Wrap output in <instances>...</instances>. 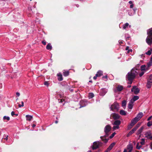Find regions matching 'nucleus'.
Segmentation results:
<instances>
[{
    "mask_svg": "<svg viewBox=\"0 0 152 152\" xmlns=\"http://www.w3.org/2000/svg\"><path fill=\"white\" fill-rule=\"evenodd\" d=\"M144 72H142L141 73H140L139 74V75L140 77H141L142 76V75L144 74Z\"/></svg>",
    "mask_w": 152,
    "mask_h": 152,
    "instance_id": "79ce46f5",
    "label": "nucleus"
},
{
    "mask_svg": "<svg viewBox=\"0 0 152 152\" xmlns=\"http://www.w3.org/2000/svg\"><path fill=\"white\" fill-rule=\"evenodd\" d=\"M139 127L137 125H136L134 128H133L136 131L137 129Z\"/></svg>",
    "mask_w": 152,
    "mask_h": 152,
    "instance_id": "37998d69",
    "label": "nucleus"
},
{
    "mask_svg": "<svg viewBox=\"0 0 152 152\" xmlns=\"http://www.w3.org/2000/svg\"><path fill=\"white\" fill-rule=\"evenodd\" d=\"M110 108L111 110L113 111V110L114 109V105H113V104H112L111 106L110 107Z\"/></svg>",
    "mask_w": 152,
    "mask_h": 152,
    "instance_id": "c9c22d12",
    "label": "nucleus"
},
{
    "mask_svg": "<svg viewBox=\"0 0 152 152\" xmlns=\"http://www.w3.org/2000/svg\"><path fill=\"white\" fill-rule=\"evenodd\" d=\"M57 76H58V80L61 81L63 80V77H62V75L61 74L59 73L57 74Z\"/></svg>",
    "mask_w": 152,
    "mask_h": 152,
    "instance_id": "f3484780",
    "label": "nucleus"
},
{
    "mask_svg": "<svg viewBox=\"0 0 152 152\" xmlns=\"http://www.w3.org/2000/svg\"><path fill=\"white\" fill-rule=\"evenodd\" d=\"M18 106L19 107H23V106H21V105L20 104L18 105Z\"/></svg>",
    "mask_w": 152,
    "mask_h": 152,
    "instance_id": "69168bd1",
    "label": "nucleus"
},
{
    "mask_svg": "<svg viewBox=\"0 0 152 152\" xmlns=\"http://www.w3.org/2000/svg\"><path fill=\"white\" fill-rule=\"evenodd\" d=\"M151 50H148L147 52L146 53V54L147 55H150L151 54Z\"/></svg>",
    "mask_w": 152,
    "mask_h": 152,
    "instance_id": "e433bc0d",
    "label": "nucleus"
},
{
    "mask_svg": "<svg viewBox=\"0 0 152 152\" xmlns=\"http://www.w3.org/2000/svg\"><path fill=\"white\" fill-rule=\"evenodd\" d=\"M152 116H150V117H149L148 118V121H149V120H150L151 119V118H152Z\"/></svg>",
    "mask_w": 152,
    "mask_h": 152,
    "instance_id": "603ef678",
    "label": "nucleus"
},
{
    "mask_svg": "<svg viewBox=\"0 0 152 152\" xmlns=\"http://www.w3.org/2000/svg\"><path fill=\"white\" fill-rule=\"evenodd\" d=\"M96 74H98V77H100L102 75V72L101 71H98Z\"/></svg>",
    "mask_w": 152,
    "mask_h": 152,
    "instance_id": "a878e982",
    "label": "nucleus"
},
{
    "mask_svg": "<svg viewBox=\"0 0 152 152\" xmlns=\"http://www.w3.org/2000/svg\"><path fill=\"white\" fill-rule=\"evenodd\" d=\"M129 49V47L128 46H127L126 47V50H128Z\"/></svg>",
    "mask_w": 152,
    "mask_h": 152,
    "instance_id": "052dcab7",
    "label": "nucleus"
},
{
    "mask_svg": "<svg viewBox=\"0 0 152 152\" xmlns=\"http://www.w3.org/2000/svg\"><path fill=\"white\" fill-rule=\"evenodd\" d=\"M134 102L132 101V100H131L130 101L128 105V107L129 109H132V108Z\"/></svg>",
    "mask_w": 152,
    "mask_h": 152,
    "instance_id": "ddd939ff",
    "label": "nucleus"
},
{
    "mask_svg": "<svg viewBox=\"0 0 152 152\" xmlns=\"http://www.w3.org/2000/svg\"><path fill=\"white\" fill-rule=\"evenodd\" d=\"M126 104V100H124L122 102V106L124 109L125 108Z\"/></svg>",
    "mask_w": 152,
    "mask_h": 152,
    "instance_id": "6ab92c4d",
    "label": "nucleus"
},
{
    "mask_svg": "<svg viewBox=\"0 0 152 152\" xmlns=\"http://www.w3.org/2000/svg\"><path fill=\"white\" fill-rule=\"evenodd\" d=\"M140 143L141 145H143L145 144V140L144 139H141V141L140 142Z\"/></svg>",
    "mask_w": 152,
    "mask_h": 152,
    "instance_id": "c756f323",
    "label": "nucleus"
},
{
    "mask_svg": "<svg viewBox=\"0 0 152 152\" xmlns=\"http://www.w3.org/2000/svg\"><path fill=\"white\" fill-rule=\"evenodd\" d=\"M140 124H141L140 123H138L137 124V125L138 126V127H139L140 126Z\"/></svg>",
    "mask_w": 152,
    "mask_h": 152,
    "instance_id": "13d9d810",
    "label": "nucleus"
},
{
    "mask_svg": "<svg viewBox=\"0 0 152 152\" xmlns=\"http://www.w3.org/2000/svg\"><path fill=\"white\" fill-rule=\"evenodd\" d=\"M69 75V72L68 71H65L63 72V75L65 76H67Z\"/></svg>",
    "mask_w": 152,
    "mask_h": 152,
    "instance_id": "cd10ccee",
    "label": "nucleus"
},
{
    "mask_svg": "<svg viewBox=\"0 0 152 152\" xmlns=\"http://www.w3.org/2000/svg\"><path fill=\"white\" fill-rule=\"evenodd\" d=\"M44 85H45L48 86L49 85V83L48 82L46 81L44 82Z\"/></svg>",
    "mask_w": 152,
    "mask_h": 152,
    "instance_id": "58836bf2",
    "label": "nucleus"
},
{
    "mask_svg": "<svg viewBox=\"0 0 152 152\" xmlns=\"http://www.w3.org/2000/svg\"><path fill=\"white\" fill-rule=\"evenodd\" d=\"M26 120L29 121H30L32 118V116L29 115H26Z\"/></svg>",
    "mask_w": 152,
    "mask_h": 152,
    "instance_id": "412c9836",
    "label": "nucleus"
},
{
    "mask_svg": "<svg viewBox=\"0 0 152 152\" xmlns=\"http://www.w3.org/2000/svg\"><path fill=\"white\" fill-rule=\"evenodd\" d=\"M133 7V4H132L130 5V7L131 8H132Z\"/></svg>",
    "mask_w": 152,
    "mask_h": 152,
    "instance_id": "bf43d9fd",
    "label": "nucleus"
},
{
    "mask_svg": "<svg viewBox=\"0 0 152 152\" xmlns=\"http://www.w3.org/2000/svg\"><path fill=\"white\" fill-rule=\"evenodd\" d=\"M119 107V105L118 104L117 102H115V109H118Z\"/></svg>",
    "mask_w": 152,
    "mask_h": 152,
    "instance_id": "bb28decb",
    "label": "nucleus"
},
{
    "mask_svg": "<svg viewBox=\"0 0 152 152\" xmlns=\"http://www.w3.org/2000/svg\"><path fill=\"white\" fill-rule=\"evenodd\" d=\"M145 65H142L141 67V70H145Z\"/></svg>",
    "mask_w": 152,
    "mask_h": 152,
    "instance_id": "f704fd0d",
    "label": "nucleus"
},
{
    "mask_svg": "<svg viewBox=\"0 0 152 152\" xmlns=\"http://www.w3.org/2000/svg\"><path fill=\"white\" fill-rule=\"evenodd\" d=\"M145 137L148 139L152 140V136L151 135V133L150 132H148L146 133Z\"/></svg>",
    "mask_w": 152,
    "mask_h": 152,
    "instance_id": "1a4fd4ad",
    "label": "nucleus"
},
{
    "mask_svg": "<svg viewBox=\"0 0 152 152\" xmlns=\"http://www.w3.org/2000/svg\"><path fill=\"white\" fill-rule=\"evenodd\" d=\"M134 118H135V119H136L138 121L140 119V118H139V117H138V116L137 115Z\"/></svg>",
    "mask_w": 152,
    "mask_h": 152,
    "instance_id": "ea45409f",
    "label": "nucleus"
},
{
    "mask_svg": "<svg viewBox=\"0 0 152 152\" xmlns=\"http://www.w3.org/2000/svg\"><path fill=\"white\" fill-rule=\"evenodd\" d=\"M129 4H132V1H129Z\"/></svg>",
    "mask_w": 152,
    "mask_h": 152,
    "instance_id": "0e129e2a",
    "label": "nucleus"
},
{
    "mask_svg": "<svg viewBox=\"0 0 152 152\" xmlns=\"http://www.w3.org/2000/svg\"><path fill=\"white\" fill-rule=\"evenodd\" d=\"M94 96V94L92 93H90L89 94V98H91Z\"/></svg>",
    "mask_w": 152,
    "mask_h": 152,
    "instance_id": "2f4dec72",
    "label": "nucleus"
},
{
    "mask_svg": "<svg viewBox=\"0 0 152 152\" xmlns=\"http://www.w3.org/2000/svg\"><path fill=\"white\" fill-rule=\"evenodd\" d=\"M107 76H103L102 78H105V79H107Z\"/></svg>",
    "mask_w": 152,
    "mask_h": 152,
    "instance_id": "6e6d98bb",
    "label": "nucleus"
},
{
    "mask_svg": "<svg viewBox=\"0 0 152 152\" xmlns=\"http://www.w3.org/2000/svg\"><path fill=\"white\" fill-rule=\"evenodd\" d=\"M111 129V127L109 125H107L104 128V131L105 133V135L104 136H101L100 138L102 141L105 142H107L108 141V140L104 139V138L106 137L109 135L108 132Z\"/></svg>",
    "mask_w": 152,
    "mask_h": 152,
    "instance_id": "f257e3e1",
    "label": "nucleus"
},
{
    "mask_svg": "<svg viewBox=\"0 0 152 152\" xmlns=\"http://www.w3.org/2000/svg\"><path fill=\"white\" fill-rule=\"evenodd\" d=\"M132 49H130V50H128V51H127V53H130V52H132Z\"/></svg>",
    "mask_w": 152,
    "mask_h": 152,
    "instance_id": "de8ad7c7",
    "label": "nucleus"
},
{
    "mask_svg": "<svg viewBox=\"0 0 152 152\" xmlns=\"http://www.w3.org/2000/svg\"><path fill=\"white\" fill-rule=\"evenodd\" d=\"M120 115L117 114L115 113V120H120Z\"/></svg>",
    "mask_w": 152,
    "mask_h": 152,
    "instance_id": "a211bd4d",
    "label": "nucleus"
},
{
    "mask_svg": "<svg viewBox=\"0 0 152 152\" xmlns=\"http://www.w3.org/2000/svg\"><path fill=\"white\" fill-rule=\"evenodd\" d=\"M133 146L131 144H129L127 147V149H126L128 152H131L133 149Z\"/></svg>",
    "mask_w": 152,
    "mask_h": 152,
    "instance_id": "9d476101",
    "label": "nucleus"
},
{
    "mask_svg": "<svg viewBox=\"0 0 152 152\" xmlns=\"http://www.w3.org/2000/svg\"><path fill=\"white\" fill-rule=\"evenodd\" d=\"M137 72L134 69H132L131 71L128 73L126 77L129 81H132L135 77Z\"/></svg>",
    "mask_w": 152,
    "mask_h": 152,
    "instance_id": "f03ea898",
    "label": "nucleus"
},
{
    "mask_svg": "<svg viewBox=\"0 0 152 152\" xmlns=\"http://www.w3.org/2000/svg\"><path fill=\"white\" fill-rule=\"evenodd\" d=\"M97 77H98V74H96V76H94L93 77V79L94 80H96L97 78Z\"/></svg>",
    "mask_w": 152,
    "mask_h": 152,
    "instance_id": "c03bdc74",
    "label": "nucleus"
},
{
    "mask_svg": "<svg viewBox=\"0 0 152 152\" xmlns=\"http://www.w3.org/2000/svg\"><path fill=\"white\" fill-rule=\"evenodd\" d=\"M152 85V75H150L147 79L146 87L148 88L151 87Z\"/></svg>",
    "mask_w": 152,
    "mask_h": 152,
    "instance_id": "7ed1b4c3",
    "label": "nucleus"
},
{
    "mask_svg": "<svg viewBox=\"0 0 152 152\" xmlns=\"http://www.w3.org/2000/svg\"><path fill=\"white\" fill-rule=\"evenodd\" d=\"M64 101V100H63V99H61V101H60V102L61 103H62V102H63V101Z\"/></svg>",
    "mask_w": 152,
    "mask_h": 152,
    "instance_id": "e2e57ef3",
    "label": "nucleus"
},
{
    "mask_svg": "<svg viewBox=\"0 0 152 152\" xmlns=\"http://www.w3.org/2000/svg\"><path fill=\"white\" fill-rule=\"evenodd\" d=\"M116 90L115 91V92L117 91H121L123 89V87L121 85H118L116 87Z\"/></svg>",
    "mask_w": 152,
    "mask_h": 152,
    "instance_id": "6e6552de",
    "label": "nucleus"
},
{
    "mask_svg": "<svg viewBox=\"0 0 152 152\" xmlns=\"http://www.w3.org/2000/svg\"><path fill=\"white\" fill-rule=\"evenodd\" d=\"M110 117H112L113 118H114V114H113L111 115Z\"/></svg>",
    "mask_w": 152,
    "mask_h": 152,
    "instance_id": "864d4df0",
    "label": "nucleus"
},
{
    "mask_svg": "<svg viewBox=\"0 0 152 152\" xmlns=\"http://www.w3.org/2000/svg\"><path fill=\"white\" fill-rule=\"evenodd\" d=\"M11 114L12 116H13L14 115H15L14 112V111H12L11 112Z\"/></svg>",
    "mask_w": 152,
    "mask_h": 152,
    "instance_id": "49530a36",
    "label": "nucleus"
},
{
    "mask_svg": "<svg viewBox=\"0 0 152 152\" xmlns=\"http://www.w3.org/2000/svg\"><path fill=\"white\" fill-rule=\"evenodd\" d=\"M102 143L99 142H95L93 143L92 149L94 150L98 148L99 147L101 146Z\"/></svg>",
    "mask_w": 152,
    "mask_h": 152,
    "instance_id": "20e7f679",
    "label": "nucleus"
},
{
    "mask_svg": "<svg viewBox=\"0 0 152 152\" xmlns=\"http://www.w3.org/2000/svg\"><path fill=\"white\" fill-rule=\"evenodd\" d=\"M152 125V122L149 121L147 123V126H150Z\"/></svg>",
    "mask_w": 152,
    "mask_h": 152,
    "instance_id": "72a5a7b5",
    "label": "nucleus"
},
{
    "mask_svg": "<svg viewBox=\"0 0 152 152\" xmlns=\"http://www.w3.org/2000/svg\"><path fill=\"white\" fill-rule=\"evenodd\" d=\"M120 113L122 115H126V112L124 110H121L120 111Z\"/></svg>",
    "mask_w": 152,
    "mask_h": 152,
    "instance_id": "b1692460",
    "label": "nucleus"
},
{
    "mask_svg": "<svg viewBox=\"0 0 152 152\" xmlns=\"http://www.w3.org/2000/svg\"><path fill=\"white\" fill-rule=\"evenodd\" d=\"M140 143L139 142H138L137 143V146H136V148L137 149V147L138 146H139L140 145Z\"/></svg>",
    "mask_w": 152,
    "mask_h": 152,
    "instance_id": "8fccbe9b",
    "label": "nucleus"
},
{
    "mask_svg": "<svg viewBox=\"0 0 152 152\" xmlns=\"http://www.w3.org/2000/svg\"><path fill=\"white\" fill-rule=\"evenodd\" d=\"M8 136H7L6 138H4V139H6V140H7L8 139Z\"/></svg>",
    "mask_w": 152,
    "mask_h": 152,
    "instance_id": "338daca9",
    "label": "nucleus"
},
{
    "mask_svg": "<svg viewBox=\"0 0 152 152\" xmlns=\"http://www.w3.org/2000/svg\"><path fill=\"white\" fill-rule=\"evenodd\" d=\"M35 126H36V125L35 124H33L32 125V127H35Z\"/></svg>",
    "mask_w": 152,
    "mask_h": 152,
    "instance_id": "774afa93",
    "label": "nucleus"
},
{
    "mask_svg": "<svg viewBox=\"0 0 152 152\" xmlns=\"http://www.w3.org/2000/svg\"><path fill=\"white\" fill-rule=\"evenodd\" d=\"M123 152H128V151L126 149H125L124 150Z\"/></svg>",
    "mask_w": 152,
    "mask_h": 152,
    "instance_id": "680f3d73",
    "label": "nucleus"
},
{
    "mask_svg": "<svg viewBox=\"0 0 152 152\" xmlns=\"http://www.w3.org/2000/svg\"><path fill=\"white\" fill-rule=\"evenodd\" d=\"M114 136V133L112 134L111 135L110 137V138H112Z\"/></svg>",
    "mask_w": 152,
    "mask_h": 152,
    "instance_id": "a19ab883",
    "label": "nucleus"
},
{
    "mask_svg": "<svg viewBox=\"0 0 152 152\" xmlns=\"http://www.w3.org/2000/svg\"><path fill=\"white\" fill-rule=\"evenodd\" d=\"M131 26L129 25L128 23H126L124 24L123 26V28L124 29H126L129 28V27L130 28Z\"/></svg>",
    "mask_w": 152,
    "mask_h": 152,
    "instance_id": "f8f14e48",
    "label": "nucleus"
},
{
    "mask_svg": "<svg viewBox=\"0 0 152 152\" xmlns=\"http://www.w3.org/2000/svg\"><path fill=\"white\" fill-rule=\"evenodd\" d=\"M114 146V142L112 143L104 152H109Z\"/></svg>",
    "mask_w": 152,
    "mask_h": 152,
    "instance_id": "9b49d317",
    "label": "nucleus"
},
{
    "mask_svg": "<svg viewBox=\"0 0 152 152\" xmlns=\"http://www.w3.org/2000/svg\"><path fill=\"white\" fill-rule=\"evenodd\" d=\"M134 126H132L131 124L128 126V129H131Z\"/></svg>",
    "mask_w": 152,
    "mask_h": 152,
    "instance_id": "4c0bfd02",
    "label": "nucleus"
},
{
    "mask_svg": "<svg viewBox=\"0 0 152 152\" xmlns=\"http://www.w3.org/2000/svg\"><path fill=\"white\" fill-rule=\"evenodd\" d=\"M143 115V113L142 112L140 113L137 115V116H138V117H139V118H140V119L142 117Z\"/></svg>",
    "mask_w": 152,
    "mask_h": 152,
    "instance_id": "c85d7f7f",
    "label": "nucleus"
},
{
    "mask_svg": "<svg viewBox=\"0 0 152 152\" xmlns=\"http://www.w3.org/2000/svg\"><path fill=\"white\" fill-rule=\"evenodd\" d=\"M139 98V97L138 96H135L133 97V98L132 99H131V100H132V101L134 102V101L138 99Z\"/></svg>",
    "mask_w": 152,
    "mask_h": 152,
    "instance_id": "4be33fe9",
    "label": "nucleus"
},
{
    "mask_svg": "<svg viewBox=\"0 0 152 152\" xmlns=\"http://www.w3.org/2000/svg\"><path fill=\"white\" fill-rule=\"evenodd\" d=\"M150 147L151 149H152V142L151 143V144L150 145Z\"/></svg>",
    "mask_w": 152,
    "mask_h": 152,
    "instance_id": "5fc2aeb1",
    "label": "nucleus"
},
{
    "mask_svg": "<svg viewBox=\"0 0 152 152\" xmlns=\"http://www.w3.org/2000/svg\"><path fill=\"white\" fill-rule=\"evenodd\" d=\"M136 130L133 128L131 131H130L127 134V136L128 137L129 136L131 135L133 133H134Z\"/></svg>",
    "mask_w": 152,
    "mask_h": 152,
    "instance_id": "2eb2a0df",
    "label": "nucleus"
},
{
    "mask_svg": "<svg viewBox=\"0 0 152 152\" xmlns=\"http://www.w3.org/2000/svg\"><path fill=\"white\" fill-rule=\"evenodd\" d=\"M146 41L148 45H151L152 43V37L148 36L146 39Z\"/></svg>",
    "mask_w": 152,
    "mask_h": 152,
    "instance_id": "0eeeda50",
    "label": "nucleus"
},
{
    "mask_svg": "<svg viewBox=\"0 0 152 152\" xmlns=\"http://www.w3.org/2000/svg\"><path fill=\"white\" fill-rule=\"evenodd\" d=\"M144 129V127L142 126L140 127V128L138 130L137 134V135L140 134L142 131Z\"/></svg>",
    "mask_w": 152,
    "mask_h": 152,
    "instance_id": "dca6fc26",
    "label": "nucleus"
},
{
    "mask_svg": "<svg viewBox=\"0 0 152 152\" xmlns=\"http://www.w3.org/2000/svg\"><path fill=\"white\" fill-rule=\"evenodd\" d=\"M121 123L120 120H115V130L119 128V125Z\"/></svg>",
    "mask_w": 152,
    "mask_h": 152,
    "instance_id": "39448f33",
    "label": "nucleus"
},
{
    "mask_svg": "<svg viewBox=\"0 0 152 152\" xmlns=\"http://www.w3.org/2000/svg\"><path fill=\"white\" fill-rule=\"evenodd\" d=\"M52 48V46L50 44H48L46 46V48L48 50H51Z\"/></svg>",
    "mask_w": 152,
    "mask_h": 152,
    "instance_id": "5701e85b",
    "label": "nucleus"
},
{
    "mask_svg": "<svg viewBox=\"0 0 152 152\" xmlns=\"http://www.w3.org/2000/svg\"><path fill=\"white\" fill-rule=\"evenodd\" d=\"M152 64V61H150L148 64V67L150 66Z\"/></svg>",
    "mask_w": 152,
    "mask_h": 152,
    "instance_id": "473e14b6",
    "label": "nucleus"
},
{
    "mask_svg": "<svg viewBox=\"0 0 152 152\" xmlns=\"http://www.w3.org/2000/svg\"><path fill=\"white\" fill-rule=\"evenodd\" d=\"M3 119L4 120H7V121H9L10 120V118L8 116H5L3 117Z\"/></svg>",
    "mask_w": 152,
    "mask_h": 152,
    "instance_id": "7c9ffc66",
    "label": "nucleus"
},
{
    "mask_svg": "<svg viewBox=\"0 0 152 152\" xmlns=\"http://www.w3.org/2000/svg\"><path fill=\"white\" fill-rule=\"evenodd\" d=\"M21 106H22L23 107L24 106V103L23 101L21 102Z\"/></svg>",
    "mask_w": 152,
    "mask_h": 152,
    "instance_id": "4d7b16f0",
    "label": "nucleus"
},
{
    "mask_svg": "<svg viewBox=\"0 0 152 152\" xmlns=\"http://www.w3.org/2000/svg\"><path fill=\"white\" fill-rule=\"evenodd\" d=\"M84 103V101H83V100H82L80 101V108H81L82 107H83L86 106V105L85 104H84L83 105H83V103Z\"/></svg>",
    "mask_w": 152,
    "mask_h": 152,
    "instance_id": "393cba45",
    "label": "nucleus"
},
{
    "mask_svg": "<svg viewBox=\"0 0 152 152\" xmlns=\"http://www.w3.org/2000/svg\"><path fill=\"white\" fill-rule=\"evenodd\" d=\"M142 147V145H140L139 146H138L137 147V149H140Z\"/></svg>",
    "mask_w": 152,
    "mask_h": 152,
    "instance_id": "a18cd8bd",
    "label": "nucleus"
},
{
    "mask_svg": "<svg viewBox=\"0 0 152 152\" xmlns=\"http://www.w3.org/2000/svg\"><path fill=\"white\" fill-rule=\"evenodd\" d=\"M16 94L18 96H19L20 95V94L19 92H17Z\"/></svg>",
    "mask_w": 152,
    "mask_h": 152,
    "instance_id": "09e8293b",
    "label": "nucleus"
},
{
    "mask_svg": "<svg viewBox=\"0 0 152 152\" xmlns=\"http://www.w3.org/2000/svg\"><path fill=\"white\" fill-rule=\"evenodd\" d=\"M147 34L150 35V36H152V28L149 29L148 30Z\"/></svg>",
    "mask_w": 152,
    "mask_h": 152,
    "instance_id": "aec40b11",
    "label": "nucleus"
},
{
    "mask_svg": "<svg viewBox=\"0 0 152 152\" xmlns=\"http://www.w3.org/2000/svg\"><path fill=\"white\" fill-rule=\"evenodd\" d=\"M42 43L44 45H45L46 44V42H45L43 41L42 42Z\"/></svg>",
    "mask_w": 152,
    "mask_h": 152,
    "instance_id": "3c124183",
    "label": "nucleus"
},
{
    "mask_svg": "<svg viewBox=\"0 0 152 152\" xmlns=\"http://www.w3.org/2000/svg\"><path fill=\"white\" fill-rule=\"evenodd\" d=\"M131 91L135 94H137L140 91V89L136 86H134L131 89Z\"/></svg>",
    "mask_w": 152,
    "mask_h": 152,
    "instance_id": "423d86ee",
    "label": "nucleus"
},
{
    "mask_svg": "<svg viewBox=\"0 0 152 152\" xmlns=\"http://www.w3.org/2000/svg\"><path fill=\"white\" fill-rule=\"evenodd\" d=\"M138 121L134 118L131 121L130 124H131L132 126L134 125Z\"/></svg>",
    "mask_w": 152,
    "mask_h": 152,
    "instance_id": "4468645a",
    "label": "nucleus"
}]
</instances>
